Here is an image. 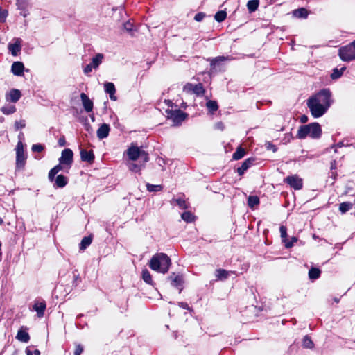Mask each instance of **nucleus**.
<instances>
[{"mask_svg": "<svg viewBox=\"0 0 355 355\" xmlns=\"http://www.w3.org/2000/svg\"><path fill=\"white\" fill-rule=\"evenodd\" d=\"M64 164H58L57 166H55V167H53L52 169L55 172V173L57 174L58 172H60V171L63 170L64 169Z\"/></svg>", "mask_w": 355, "mask_h": 355, "instance_id": "53", "label": "nucleus"}, {"mask_svg": "<svg viewBox=\"0 0 355 355\" xmlns=\"http://www.w3.org/2000/svg\"><path fill=\"white\" fill-rule=\"evenodd\" d=\"M205 17V15L203 12H199L195 15L194 19L197 21H201L204 19Z\"/></svg>", "mask_w": 355, "mask_h": 355, "instance_id": "50", "label": "nucleus"}, {"mask_svg": "<svg viewBox=\"0 0 355 355\" xmlns=\"http://www.w3.org/2000/svg\"><path fill=\"white\" fill-rule=\"evenodd\" d=\"M302 345L304 347L308 348V349H312L314 346L313 341L308 336H305L303 338Z\"/></svg>", "mask_w": 355, "mask_h": 355, "instance_id": "38", "label": "nucleus"}, {"mask_svg": "<svg viewBox=\"0 0 355 355\" xmlns=\"http://www.w3.org/2000/svg\"><path fill=\"white\" fill-rule=\"evenodd\" d=\"M353 207V204L349 202H344L340 204L339 210L342 214H345L349 211Z\"/></svg>", "mask_w": 355, "mask_h": 355, "instance_id": "29", "label": "nucleus"}, {"mask_svg": "<svg viewBox=\"0 0 355 355\" xmlns=\"http://www.w3.org/2000/svg\"><path fill=\"white\" fill-rule=\"evenodd\" d=\"M103 58L104 55L102 53L96 54V55L92 59L90 64H92L94 69H97L102 63Z\"/></svg>", "mask_w": 355, "mask_h": 355, "instance_id": "22", "label": "nucleus"}, {"mask_svg": "<svg viewBox=\"0 0 355 355\" xmlns=\"http://www.w3.org/2000/svg\"><path fill=\"white\" fill-rule=\"evenodd\" d=\"M167 116L173 120V123L178 125L180 124L187 117V114L180 110H166Z\"/></svg>", "mask_w": 355, "mask_h": 355, "instance_id": "7", "label": "nucleus"}, {"mask_svg": "<svg viewBox=\"0 0 355 355\" xmlns=\"http://www.w3.org/2000/svg\"><path fill=\"white\" fill-rule=\"evenodd\" d=\"M14 43H10L8 49L13 56H17L21 50V40L20 38H15Z\"/></svg>", "mask_w": 355, "mask_h": 355, "instance_id": "11", "label": "nucleus"}, {"mask_svg": "<svg viewBox=\"0 0 355 355\" xmlns=\"http://www.w3.org/2000/svg\"><path fill=\"white\" fill-rule=\"evenodd\" d=\"M176 202V204L181 208V209H187V205L184 200L182 198H178L175 200Z\"/></svg>", "mask_w": 355, "mask_h": 355, "instance_id": "42", "label": "nucleus"}, {"mask_svg": "<svg viewBox=\"0 0 355 355\" xmlns=\"http://www.w3.org/2000/svg\"><path fill=\"white\" fill-rule=\"evenodd\" d=\"M16 338L21 342L27 343V342H28V340L30 339V336H29V334L26 331H25L22 329H20L17 332Z\"/></svg>", "mask_w": 355, "mask_h": 355, "instance_id": "23", "label": "nucleus"}, {"mask_svg": "<svg viewBox=\"0 0 355 355\" xmlns=\"http://www.w3.org/2000/svg\"><path fill=\"white\" fill-rule=\"evenodd\" d=\"M17 6L18 9L21 10H26L25 2H24L22 0H17Z\"/></svg>", "mask_w": 355, "mask_h": 355, "instance_id": "49", "label": "nucleus"}, {"mask_svg": "<svg viewBox=\"0 0 355 355\" xmlns=\"http://www.w3.org/2000/svg\"><path fill=\"white\" fill-rule=\"evenodd\" d=\"M81 159L84 162H92L94 159V155L92 151H87L85 149L80 150Z\"/></svg>", "mask_w": 355, "mask_h": 355, "instance_id": "18", "label": "nucleus"}, {"mask_svg": "<svg viewBox=\"0 0 355 355\" xmlns=\"http://www.w3.org/2000/svg\"><path fill=\"white\" fill-rule=\"evenodd\" d=\"M252 162H253V159H245L243 162L241 166L240 167H239L237 169V172H238L239 175H242L245 173V171H247L248 168L252 165Z\"/></svg>", "mask_w": 355, "mask_h": 355, "instance_id": "20", "label": "nucleus"}, {"mask_svg": "<svg viewBox=\"0 0 355 355\" xmlns=\"http://www.w3.org/2000/svg\"><path fill=\"white\" fill-rule=\"evenodd\" d=\"M128 168L130 171H135V172H137V171H140V167L136 164H134V163H131L128 165Z\"/></svg>", "mask_w": 355, "mask_h": 355, "instance_id": "46", "label": "nucleus"}, {"mask_svg": "<svg viewBox=\"0 0 355 355\" xmlns=\"http://www.w3.org/2000/svg\"><path fill=\"white\" fill-rule=\"evenodd\" d=\"M92 239L91 236H85L80 244V249L83 250L86 249L92 243Z\"/></svg>", "mask_w": 355, "mask_h": 355, "instance_id": "30", "label": "nucleus"}, {"mask_svg": "<svg viewBox=\"0 0 355 355\" xmlns=\"http://www.w3.org/2000/svg\"><path fill=\"white\" fill-rule=\"evenodd\" d=\"M83 351V348L80 345H78L76 347L75 351H74V355H80L81 353Z\"/></svg>", "mask_w": 355, "mask_h": 355, "instance_id": "54", "label": "nucleus"}, {"mask_svg": "<svg viewBox=\"0 0 355 355\" xmlns=\"http://www.w3.org/2000/svg\"><path fill=\"white\" fill-rule=\"evenodd\" d=\"M245 154L244 149L241 148H238L235 153L233 154V159L235 160H238L241 159Z\"/></svg>", "mask_w": 355, "mask_h": 355, "instance_id": "36", "label": "nucleus"}, {"mask_svg": "<svg viewBox=\"0 0 355 355\" xmlns=\"http://www.w3.org/2000/svg\"><path fill=\"white\" fill-rule=\"evenodd\" d=\"M104 88L105 92L110 95V99L116 101V96L114 95L116 92L114 85L112 83H105L104 84Z\"/></svg>", "mask_w": 355, "mask_h": 355, "instance_id": "15", "label": "nucleus"}, {"mask_svg": "<svg viewBox=\"0 0 355 355\" xmlns=\"http://www.w3.org/2000/svg\"><path fill=\"white\" fill-rule=\"evenodd\" d=\"M45 309V302H35L33 305V309L37 312V316L40 318L44 315Z\"/></svg>", "mask_w": 355, "mask_h": 355, "instance_id": "17", "label": "nucleus"}, {"mask_svg": "<svg viewBox=\"0 0 355 355\" xmlns=\"http://www.w3.org/2000/svg\"><path fill=\"white\" fill-rule=\"evenodd\" d=\"M297 241V238H296V237H295V236H293V237L291 238V241H288V240L287 239V242L293 243V244L294 243H295Z\"/></svg>", "mask_w": 355, "mask_h": 355, "instance_id": "62", "label": "nucleus"}, {"mask_svg": "<svg viewBox=\"0 0 355 355\" xmlns=\"http://www.w3.org/2000/svg\"><path fill=\"white\" fill-rule=\"evenodd\" d=\"M266 146L268 150H271L274 153L276 152L277 150V147L275 145L272 144L270 142H266Z\"/></svg>", "mask_w": 355, "mask_h": 355, "instance_id": "51", "label": "nucleus"}, {"mask_svg": "<svg viewBox=\"0 0 355 355\" xmlns=\"http://www.w3.org/2000/svg\"><path fill=\"white\" fill-rule=\"evenodd\" d=\"M193 85L191 83H187L184 86V91L186 92H193Z\"/></svg>", "mask_w": 355, "mask_h": 355, "instance_id": "52", "label": "nucleus"}, {"mask_svg": "<svg viewBox=\"0 0 355 355\" xmlns=\"http://www.w3.org/2000/svg\"><path fill=\"white\" fill-rule=\"evenodd\" d=\"M58 144L60 146H64L66 145V140H65V137L64 136H62L59 140H58Z\"/></svg>", "mask_w": 355, "mask_h": 355, "instance_id": "58", "label": "nucleus"}, {"mask_svg": "<svg viewBox=\"0 0 355 355\" xmlns=\"http://www.w3.org/2000/svg\"><path fill=\"white\" fill-rule=\"evenodd\" d=\"M308 121V117L305 115H303L300 118V121L302 123H306Z\"/></svg>", "mask_w": 355, "mask_h": 355, "instance_id": "60", "label": "nucleus"}, {"mask_svg": "<svg viewBox=\"0 0 355 355\" xmlns=\"http://www.w3.org/2000/svg\"><path fill=\"white\" fill-rule=\"evenodd\" d=\"M123 26H124V28L128 31H130L132 29V24L129 21H127L126 23H125L123 24Z\"/></svg>", "mask_w": 355, "mask_h": 355, "instance_id": "57", "label": "nucleus"}, {"mask_svg": "<svg viewBox=\"0 0 355 355\" xmlns=\"http://www.w3.org/2000/svg\"><path fill=\"white\" fill-rule=\"evenodd\" d=\"M345 69L346 68L345 67H342L340 70L337 68H335L331 74V78L332 79H338L342 76L343 72L345 70Z\"/></svg>", "mask_w": 355, "mask_h": 355, "instance_id": "33", "label": "nucleus"}, {"mask_svg": "<svg viewBox=\"0 0 355 355\" xmlns=\"http://www.w3.org/2000/svg\"><path fill=\"white\" fill-rule=\"evenodd\" d=\"M259 0H250L247 3V8L250 12H254L259 6Z\"/></svg>", "mask_w": 355, "mask_h": 355, "instance_id": "27", "label": "nucleus"}, {"mask_svg": "<svg viewBox=\"0 0 355 355\" xmlns=\"http://www.w3.org/2000/svg\"><path fill=\"white\" fill-rule=\"evenodd\" d=\"M307 106L309 108L312 116L315 118L322 116L328 110L327 107L322 106L309 98L307 101Z\"/></svg>", "mask_w": 355, "mask_h": 355, "instance_id": "5", "label": "nucleus"}, {"mask_svg": "<svg viewBox=\"0 0 355 355\" xmlns=\"http://www.w3.org/2000/svg\"><path fill=\"white\" fill-rule=\"evenodd\" d=\"M7 16H8V11L6 10H3L0 7V20L2 21H5Z\"/></svg>", "mask_w": 355, "mask_h": 355, "instance_id": "45", "label": "nucleus"}, {"mask_svg": "<svg viewBox=\"0 0 355 355\" xmlns=\"http://www.w3.org/2000/svg\"><path fill=\"white\" fill-rule=\"evenodd\" d=\"M168 279L171 280V284L175 287H178L183 283L182 276L180 275H175V273H173L171 275H170L168 277Z\"/></svg>", "mask_w": 355, "mask_h": 355, "instance_id": "19", "label": "nucleus"}, {"mask_svg": "<svg viewBox=\"0 0 355 355\" xmlns=\"http://www.w3.org/2000/svg\"><path fill=\"white\" fill-rule=\"evenodd\" d=\"M259 204V198L257 196H250L248 198V205L250 208H254Z\"/></svg>", "mask_w": 355, "mask_h": 355, "instance_id": "28", "label": "nucleus"}, {"mask_svg": "<svg viewBox=\"0 0 355 355\" xmlns=\"http://www.w3.org/2000/svg\"><path fill=\"white\" fill-rule=\"evenodd\" d=\"M171 263V259L167 254L157 253L151 258L149 267L153 270L164 274L168 272Z\"/></svg>", "mask_w": 355, "mask_h": 355, "instance_id": "1", "label": "nucleus"}, {"mask_svg": "<svg viewBox=\"0 0 355 355\" xmlns=\"http://www.w3.org/2000/svg\"><path fill=\"white\" fill-rule=\"evenodd\" d=\"M55 175L56 173L53 169L50 170L48 178L51 182L53 181L55 179L54 178Z\"/></svg>", "mask_w": 355, "mask_h": 355, "instance_id": "56", "label": "nucleus"}, {"mask_svg": "<svg viewBox=\"0 0 355 355\" xmlns=\"http://www.w3.org/2000/svg\"><path fill=\"white\" fill-rule=\"evenodd\" d=\"M146 187H147L148 191L150 192L159 191L162 189V187L161 185H154V184H150L149 183H148L146 184Z\"/></svg>", "mask_w": 355, "mask_h": 355, "instance_id": "40", "label": "nucleus"}, {"mask_svg": "<svg viewBox=\"0 0 355 355\" xmlns=\"http://www.w3.org/2000/svg\"><path fill=\"white\" fill-rule=\"evenodd\" d=\"M320 270L318 268H312L309 270V277L311 279H316L320 277Z\"/></svg>", "mask_w": 355, "mask_h": 355, "instance_id": "31", "label": "nucleus"}, {"mask_svg": "<svg viewBox=\"0 0 355 355\" xmlns=\"http://www.w3.org/2000/svg\"><path fill=\"white\" fill-rule=\"evenodd\" d=\"M85 129H86L87 131H88L89 132H91L92 127H91V125L89 123H86L85 125Z\"/></svg>", "mask_w": 355, "mask_h": 355, "instance_id": "61", "label": "nucleus"}, {"mask_svg": "<svg viewBox=\"0 0 355 355\" xmlns=\"http://www.w3.org/2000/svg\"><path fill=\"white\" fill-rule=\"evenodd\" d=\"M322 130L318 123H313L309 125H302L297 132V137L300 139H304L310 136L313 139L319 138L321 135Z\"/></svg>", "mask_w": 355, "mask_h": 355, "instance_id": "2", "label": "nucleus"}, {"mask_svg": "<svg viewBox=\"0 0 355 355\" xmlns=\"http://www.w3.org/2000/svg\"><path fill=\"white\" fill-rule=\"evenodd\" d=\"M293 13L295 17L298 18H306L308 16V11L304 8L296 9Z\"/></svg>", "mask_w": 355, "mask_h": 355, "instance_id": "25", "label": "nucleus"}, {"mask_svg": "<svg viewBox=\"0 0 355 355\" xmlns=\"http://www.w3.org/2000/svg\"><path fill=\"white\" fill-rule=\"evenodd\" d=\"M285 182L295 189H300L302 187V180L297 175L288 176L285 179Z\"/></svg>", "mask_w": 355, "mask_h": 355, "instance_id": "10", "label": "nucleus"}, {"mask_svg": "<svg viewBox=\"0 0 355 355\" xmlns=\"http://www.w3.org/2000/svg\"><path fill=\"white\" fill-rule=\"evenodd\" d=\"M206 105L208 110L212 112L216 111L218 108L217 103L215 101H209L207 102Z\"/></svg>", "mask_w": 355, "mask_h": 355, "instance_id": "39", "label": "nucleus"}, {"mask_svg": "<svg viewBox=\"0 0 355 355\" xmlns=\"http://www.w3.org/2000/svg\"><path fill=\"white\" fill-rule=\"evenodd\" d=\"M1 111L5 114H10L16 111V108L14 105H8L1 107Z\"/></svg>", "mask_w": 355, "mask_h": 355, "instance_id": "34", "label": "nucleus"}, {"mask_svg": "<svg viewBox=\"0 0 355 355\" xmlns=\"http://www.w3.org/2000/svg\"><path fill=\"white\" fill-rule=\"evenodd\" d=\"M24 65L21 62H14L11 67L12 73L18 76H21L24 74Z\"/></svg>", "mask_w": 355, "mask_h": 355, "instance_id": "12", "label": "nucleus"}, {"mask_svg": "<svg viewBox=\"0 0 355 355\" xmlns=\"http://www.w3.org/2000/svg\"><path fill=\"white\" fill-rule=\"evenodd\" d=\"M73 151L69 148H66L62 152V155L59 159L60 164H63L69 168L73 162Z\"/></svg>", "mask_w": 355, "mask_h": 355, "instance_id": "8", "label": "nucleus"}, {"mask_svg": "<svg viewBox=\"0 0 355 355\" xmlns=\"http://www.w3.org/2000/svg\"><path fill=\"white\" fill-rule=\"evenodd\" d=\"M26 125V121L24 120H21L19 121H16L15 123V127L16 130H19L20 128H24Z\"/></svg>", "mask_w": 355, "mask_h": 355, "instance_id": "44", "label": "nucleus"}, {"mask_svg": "<svg viewBox=\"0 0 355 355\" xmlns=\"http://www.w3.org/2000/svg\"><path fill=\"white\" fill-rule=\"evenodd\" d=\"M139 157L143 160L144 163H146L149 160L148 154L144 150L142 151Z\"/></svg>", "mask_w": 355, "mask_h": 355, "instance_id": "47", "label": "nucleus"}, {"mask_svg": "<svg viewBox=\"0 0 355 355\" xmlns=\"http://www.w3.org/2000/svg\"><path fill=\"white\" fill-rule=\"evenodd\" d=\"M182 220L186 222H191L193 220V215L189 211L184 212L181 216Z\"/></svg>", "mask_w": 355, "mask_h": 355, "instance_id": "41", "label": "nucleus"}, {"mask_svg": "<svg viewBox=\"0 0 355 355\" xmlns=\"http://www.w3.org/2000/svg\"><path fill=\"white\" fill-rule=\"evenodd\" d=\"M92 69H94V67L92 66V64H89L85 66L83 71L86 75H88L92 71Z\"/></svg>", "mask_w": 355, "mask_h": 355, "instance_id": "55", "label": "nucleus"}, {"mask_svg": "<svg viewBox=\"0 0 355 355\" xmlns=\"http://www.w3.org/2000/svg\"><path fill=\"white\" fill-rule=\"evenodd\" d=\"M336 161H335V160L332 161V162H331V170H332V169H335V168H336Z\"/></svg>", "mask_w": 355, "mask_h": 355, "instance_id": "63", "label": "nucleus"}, {"mask_svg": "<svg viewBox=\"0 0 355 355\" xmlns=\"http://www.w3.org/2000/svg\"><path fill=\"white\" fill-rule=\"evenodd\" d=\"M110 130V128L108 124H102L96 132L98 138L100 139L106 138L109 135Z\"/></svg>", "mask_w": 355, "mask_h": 355, "instance_id": "14", "label": "nucleus"}, {"mask_svg": "<svg viewBox=\"0 0 355 355\" xmlns=\"http://www.w3.org/2000/svg\"><path fill=\"white\" fill-rule=\"evenodd\" d=\"M215 275L218 279H226L228 277L229 272L224 269H217L215 271Z\"/></svg>", "mask_w": 355, "mask_h": 355, "instance_id": "26", "label": "nucleus"}, {"mask_svg": "<svg viewBox=\"0 0 355 355\" xmlns=\"http://www.w3.org/2000/svg\"><path fill=\"white\" fill-rule=\"evenodd\" d=\"M331 92L328 89H323L316 94L311 96L309 99L329 108L331 103Z\"/></svg>", "mask_w": 355, "mask_h": 355, "instance_id": "3", "label": "nucleus"}, {"mask_svg": "<svg viewBox=\"0 0 355 355\" xmlns=\"http://www.w3.org/2000/svg\"><path fill=\"white\" fill-rule=\"evenodd\" d=\"M179 306L182 307L184 309L189 310V307L188 304L185 302H180Z\"/></svg>", "mask_w": 355, "mask_h": 355, "instance_id": "59", "label": "nucleus"}, {"mask_svg": "<svg viewBox=\"0 0 355 355\" xmlns=\"http://www.w3.org/2000/svg\"><path fill=\"white\" fill-rule=\"evenodd\" d=\"M193 93L198 96L203 95L205 89L202 85L201 83L193 85Z\"/></svg>", "mask_w": 355, "mask_h": 355, "instance_id": "32", "label": "nucleus"}, {"mask_svg": "<svg viewBox=\"0 0 355 355\" xmlns=\"http://www.w3.org/2000/svg\"><path fill=\"white\" fill-rule=\"evenodd\" d=\"M43 149V146L40 144H34L32 146V150L33 152H41Z\"/></svg>", "mask_w": 355, "mask_h": 355, "instance_id": "48", "label": "nucleus"}, {"mask_svg": "<svg viewBox=\"0 0 355 355\" xmlns=\"http://www.w3.org/2000/svg\"><path fill=\"white\" fill-rule=\"evenodd\" d=\"M142 151L143 150H141L137 146L132 144L127 150L126 153L130 160L136 161L141 156Z\"/></svg>", "mask_w": 355, "mask_h": 355, "instance_id": "9", "label": "nucleus"}, {"mask_svg": "<svg viewBox=\"0 0 355 355\" xmlns=\"http://www.w3.org/2000/svg\"><path fill=\"white\" fill-rule=\"evenodd\" d=\"M226 60H227V58H226L225 56H219V57H217V58H216L214 59H212L211 60V67H214L217 62L225 61Z\"/></svg>", "mask_w": 355, "mask_h": 355, "instance_id": "43", "label": "nucleus"}, {"mask_svg": "<svg viewBox=\"0 0 355 355\" xmlns=\"http://www.w3.org/2000/svg\"><path fill=\"white\" fill-rule=\"evenodd\" d=\"M338 55L340 59L345 62L355 60V40L349 44L340 48Z\"/></svg>", "mask_w": 355, "mask_h": 355, "instance_id": "4", "label": "nucleus"}, {"mask_svg": "<svg viewBox=\"0 0 355 355\" xmlns=\"http://www.w3.org/2000/svg\"><path fill=\"white\" fill-rule=\"evenodd\" d=\"M21 97V92L19 90L12 89L10 91L9 94L6 95V100L12 103H16Z\"/></svg>", "mask_w": 355, "mask_h": 355, "instance_id": "16", "label": "nucleus"}, {"mask_svg": "<svg viewBox=\"0 0 355 355\" xmlns=\"http://www.w3.org/2000/svg\"><path fill=\"white\" fill-rule=\"evenodd\" d=\"M227 17V13L224 10L218 11L216 13L214 18L218 22H222Z\"/></svg>", "mask_w": 355, "mask_h": 355, "instance_id": "35", "label": "nucleus"}, {"mask_svg": "<svg viewBox=\"0 0 355 355\" xmlns=\"http://www.w3.org/2000/svg\"><path fill=\"white\" fill-rule=\"evenodd\" d=\"M20 15L25 17L27 16L28 12H27V11L26 10H21Z\"/></svg>", "mask_w": 355, "mask_h": 355, "instance_id": "64", "label": "nucleus"}, {"mask_svg": "<svg viewBox=\"0 0 355 355\" xmlns=\"http://www.w3.org/2000/svg\"><path fill=\"white\" fill-rule=\"evenodd\" d=\"M142 279L144 281L149 284H152V278L149 271L147 269H144L142 271Z\"/></svg>", "mask_w": 355, "mask_h": 355, "instance_id": "37", "label": "nucleus"}, {"mask_svg": "<svg viewBox=\"0 0 355 355\" xmlns=\"http://www.w3.org/2000/svg\"><path fill=\"white\" fill-rule=\"evenodd\" d=\"M26 156L24 153V145L21 141H19L16 146V168L17 169L23 168L25 166Z\"/></svg>", "mask_w": 355, "mask_h": 355, "instance_id": "6", "label": "nucleus"}, {"mask_svg": "<svg viewBox=\"0 0 355 355\" xmlns=\"http://www.w3.org/2000/svg\"><path fill=\"white\" fill-rule=\"evenodd\" d=\"M286 227L284 225H282L280 227H279V231H280V233H281V237L282 239V241L285 244V247L286 248H290L293 246V243H289V242H287V233H286Z\"/></svg>", "mask_w": 355, "mask_h": 355, "instance_id": "21", "label": "nucleus"}, {"mask_svg": "<svg viewBox=\"0 0 355 355\" xmlns=\"http://www.w3.org/2000/svg\"><path fill=\"white\" fill-rule=\"evenodd\" d=\"M80 98L85 111L87 112H92L93 109V102L85 93L80 94Z\"/></svg>", "mask_w": 355, "mask_h": 355, "instance_id": "13", "label": "nucleus"}, {"mask_svg": "<svg viewBox=\"0 0 355 355\" xmlns=\"http://www.w3.org/2000/svg\"><path fill=\"white\" fill-rule=\"evenodd\" d=\"M55 183L58 187L62 188L67 184V179L63 175H58L55 179Z\"/></svg>", "mask_w": 355, "mask_h": 355, "instance_id": "24", "label": "nucleus"}]
</instances>
